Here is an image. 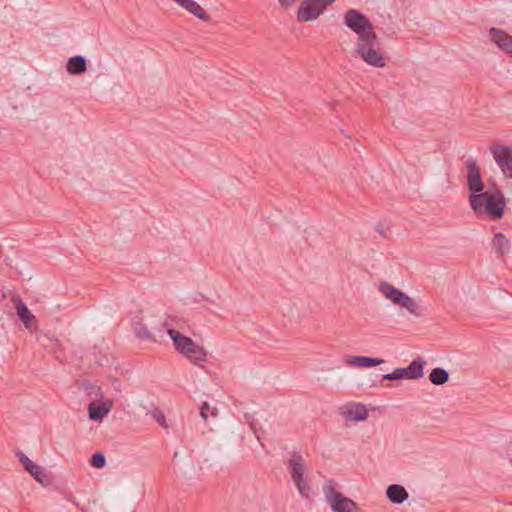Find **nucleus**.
<instances>
[{"label":"nucleus","mask_w":512,"mask_h":512,"mask_svg":"<svg viewBox=\"0 0 512 512\" xmlns=\"http://www.w3.org/2000/svg\"><path fill=\"white\" fill-rule=\"evenodd\" d=\"M164 326L167 328V333L178 353L197 366H202L207 361V351L203 346L197 344L190 337L181 334L169 323L165 322Z\"/></svg>","instance_id":"1"},{"label":"nucleus","mask_w":512,"mask_h":512,"mask_svg":"<svg viewBox=\"0 0 512 512\" xmlns=\"http://www.w3.org/2000/svg\"><path fill=\"white\" fill-rule=\"evenodd\" d=\"M378 290L385 299L405 309L410 316L417 319L425 316V308L418 300L410 297L391 283L386 281L380 282Z\"/></svg>","instance_id":"2"},{"label":"nucleus","mask_w":512,"mask_h":512,"mask_svg":"<svg viewBox=\"0 0 512 512\" xmlns=\"http://www.w3.org/2000/svg\"><path fill=\"white\" fill-rule=\"evenodd\" d=\"M469 202L477 214H485L492 219H500L503 216L505 199L499 190H496L494 193L482 191L477 194H471Z\"/></svg>","instance_id":"3"},{"label":"nucleus","mask_w":512,"mask_h":512,"mask_svg":"<svg viewBox=\"0 0 512 512\" xmlns=\"http://www.w3.org/2000/svg\"><path fill=\"white\" fill-rule=\"evenodd\" d=\"M288 468L290 470L292 481L300 495L306 499H310L312 495V488L309 480L305 477L306 463L303 456L298 452L292 453L288 461Z\"/></svg>","instance_id":"4"},{"label":"nucleus","mask_w":512,"mask_h":512,"mask_svg":"<svg viewBox=\"0 0 512 512\" xmlns=\"http://www.w3.org/2000/svg\"><path fill=\"white\" fill-rule=\"evenodd\" d=\"M344 23L358 35V42L374 40L377 37L370 20L355 9H350L345 13Z\"/></svg>","instance_id":"5"},{"label":"nucleus","mask_w":512,"mask_h":512,"mask_svg":"<svg viewBox=\"0 0 512 512\" xmlns=\"http://www.w3.org/2000/svg\"><path fill=\"white\" fill-rule=\"evenodd\" d=\"M336 486V482L332 479L327 480L323 486L326 502L331 507L332 512H356L357 504L337 491Z\"/></svg>","instance_id":"6"},{"label":"nucleus","mask_w":512,"mask_h":512,"mask_svg":"<svg viewBox=\"0 0 512 512\" xmlns=\"http://www.w3.org/2000/svg\"><path fill=\"white\" fill-rule=\"evenodd\" d=\"M379 45L378 37L366 42H357L356 52L367 64L374 67H384L386 61L380 51Z\"/></svg>","instance_id":"7"},{"label":"nucleus","mask_w":512,"mask_h":512,"mask_svg":"<svg viewBox=\"0 0 512 512\" xmlns=\"http://www.w3.org/2000/svg\"><path fill=\"white\" fill-rule=\"evenodd\" d=\"M335 0H304L297 11L299 22H310L316 20L324 13L326 8Z\"/></svg>","instance_id":"8"},{"label":"nucleus","mask_w":512,"mask_h":512,"mask_svg":"<svg viewBox=\"0 0 512 512\" xmlns=\"http://www.w3.org/2000/svg\"><path fill=\"white\" fill-rule=\"evenodd\" d=\"M489 151L502 173L512 178V149L504 145H491Z\"/></svg>","instance_id":"9"},{"label":"nucleus","mask_w":512,"mask_h":512,"mask_svg":"<svg viewBox=\"0 0 512 512\" xmlns=\"http://www.w3.org/2000/svg\"><path fill=\"white\" fill-rule=\"evenodd\" d=\"M465 168L467 170V187L471 194L482 192L484 185L477 160L475 158H468L465 161Z\"/></svg>","instance_id":"10"},{"label":"nucleus","mask_w":512,"mask_h":512,"mask_svg":"<svg viewBox=\"0 0 512 512\" xmlns=\"http://www.w3.org/2000/svg\"><path fill=\"white\" fill-rule=\"evenodd\" d=\"M11 302L15 307L19 319L22 321L27 329H30L36 323V317L30 312L22 298L18 294L11 297Z\"/></svg>","instance_id":"11"},{"label":"nucleus","mask_w":512,"mask_h":512,"mask_svg":"<svg viewBox=\"0 0 512 512\" xmlns=\"http://www.w3.org/2000/svg\"><path fill=\"white\" fill-rule=\"evenodd\" d=\"M491 41L503 52L512 55V36L502 29L489 30Z\"/></svg>","instance_id":"12"},{"label":"nucleus","mask_w":512,"mask_h":512,"mask_svg":"<svg viewBox=\"0 0 512 512\" xmlns=\"http://www.w3.org/2000/svg\"><path fill=\"white\" fill-rule=\"evenodd\" d=\"M113 407V401L105 399L101 402H91L88 406L89 418L93 421H102Z\"/></svg>","instance_id":"13"},{"label":"nucleus","mask_w":512,"mask_h":512,"mask_svg":"<svg viewBox=\"0 0 512 512\" xmlns=\"http://www.w3.org/2000/svg\"><path fill=\"white\" fill-rule=\"evenodd\" d=\"M176 5L194 15L198 19L208 22L210 21L209 14L201 7L195 0H171Z\"/></svg>","instance_id":"14"},{"label":"nucleus","mask_w":512,"mask_h":512,"mask_svg":"<svg viewBox=\"0 0 512 512\" xmlns=\"http://www.w3.org/2000/svg\"><path fill=\"white\" fill-rule=\"evenodd\" d=\"M343 415L349 421H364L368 417V410L361 403H351L344 407Z\"/></svg>","instance_id":"15"},{"label":"nucleus","mask_w":512,"mask_h":512,"mask_svg":"<svg viewBox=\"0 0 512 512\" xmlns=\"http://www.w3.org/2000/svg\"><path fill=\"white\" fill-rule=\"evenodd\" d=\"M384 362V359L366 356H347L344 358V363L346 365L359 368L374 367L383 364Z\"/></svg>","instance_id":"16"},{"label":"nucleus","mask_w":512,"mask_h":512,"mask_svg":"<svg viewBox=\"0 0 512 512\" xmlns=\"http://www.w3.org/2000/svg\"><path fill=\"white\" fill-rule=\"evenodd\" d=\"M386 496L393 504H401L409 497L406 489L399 484H392L387 487Z\"/></svg>","instance_id":"17"},{"label":"nucleus","mask_w":512,"mask_h":512,"mask_svg":"<svg viewBox=\"0 0 512 512\" xmlns=\"http://www.w3.org/2000/svg\"><path fill=\"white\" fill-rule=\"evenodd\" d=\"M20 461L25 469L39 482H43L45 477L42 467L32 462L26 455H20Z\"/></svg>","instance_id":"18"},{"label":"nucleus","mask_w":512,"mask_h":512,"mask_svg":"<svg viewBox=\"0 0 512 512\" xmlns=\"http://www.w3.org/2000/svg\"><path fill=\"white\" fill-rule=\"evenodd\" d=\"M426 362L422 358L413 360L408 367H405L409 376V380H416L422 378L424 375L423 369Z\"/></svg>","instance_id":"19"},{"label":"nucleus","mask_w":512,"mask_h":512,"mask_svg":"<svg viewBox=\"0 0 512 512\" xmlns=\"http://www.w3.org/2000/svg\"><path fill=\"white\" fill-rule=\"evenodd\" d=\"M66 68L70 74H81L87 69L86 60L82 56H74L68 60Z\"/></svg>","instance_id":"20"},{"label":"nucleus","mask_w":512,"mask_h":512,"mask_svg":"<svg viewBox=\"0 0 512 512\" xmlns=\"http://www.w3.org/2000/svg\"><path fill=\"white\" fill-rule=\"evenodd\" d=\"M493 248L498 256L503 257L510 249L509 239L502 233H497L493 238Z\"/></svg>","instance_id":"21"},{"label":"nucleus","mask_w":512,"mask_h":512,"mask_svg":"<svg viewBox=\"0 0 512 512\" xmlns=\"http://www.w3.org/2000/svg\"><path fill=\"white\" fill-rule=\"evenodd\" d=\"M430 381L435 385H443L449 379V373L443 368H434L430 375Z\"/></svg>","instance_id":"22"},{"label":"nucleus","mask_w":512,"mask_h":512,"mask_svg":"<svg viewBox=\"0 0 512 512\" xmlns=\"http://www.w3.org/2000/svg\"><path fill=\"white\" fill-rule=\"evenodd\" d=\"M383 379H385V380H400V379L409 380V376H408L406 368H396L393 372L383 375Z\"/></svg>","instance_id":"23"},{"label":"nucleus","mask_w":512,"mask_h":512,"mask_svg":"<svg viewBox=\"0 0 512 512\" xmlns=\"http://www.w3.org/2000/svg\"><path fill=\"white\" fill-rule=\"evenodd\" d=\"M149 414L155 419V421L162 426L164 429L168 428V424L166 422V417L164 413L157 407H154Z\"/></svg>","instance_id":"24"},{"label":"nucleus","mask_w":512,"mask_h":512,"mask_svg":"<svg viewBox=\"0 0 512 512\" xmlns=\"http://www.w3.org/2000/svg\"><path fill=\"white\" fill-rule=\"evenodd\" d=\"M105 464V456L100 452L95 453L90 459V465L94 468L101 469L105 466Z\"/></svg>","instance_id":"25"},{"label":"nucleus","mask_w":512,"mask_h":512,"mask_svg":"<svg viewBox=\"0 0 512 512\" xmlns=\"http://www.w3.org/2000/svg\"><path fill=\"white\" fill-rule=\"evenodd\" d=\"M134 331L136 335L141 339H150L151 335L148 329L141 323H136L134 325Z\"/></svg>","instance_id":"26"},{"label":"nucleus","mask_w":512,"mask_h":512,"mask_svg":"<svg viewBox=\"0 0 512 512\" xmlns=\"http://www.w3.org/2000/svg\"><path fill=\"white\" fill-rule=\"evenodd\" d=\"M210 406L207 402H204L201 406V411H200V416L204 419V420H207L208 418V412L210 411Z\"/></svg>","instance_id":"27"},{"label":"nucleus","mask_w":512,"mask_h":512,"mask_svg":"<svg viewBox=\"0 0 512 512\" xmlns=\"http://www.w3.org/2000/svg\"><path fill=\"white\" fill-rule=\"evenodd\" d=\"M279 3L284 8H290L295 4V0H279Z\"/></svg>","instance_id":"28"},{"label":"nucleus","mask_w":512,"mask_h":512,"mask_svg":"<svg viewBox=\"0 0 512 512\" xmlns=\"http://www.w3.org/2000/svg\"><path fill=\"white\" fill-rule=\"evenodd\" d=\"M376 230H377L381 235H383L384 237H386V236H387V234H386V232L384 231V229H383L382 225H380V224H379V225H377Z\"/></svg>","instance_id":"29"},{"label":"nucleus","mask_w":512,"mask_h":512,"mask_svg":"<svg viewBox=\"0 0 512 512\" xmlns=\"http://www.w3.org/2000/svg\"><path fill=\"white\" fill-rule=\"evenodd\" d=\"M43 338L50 340V341H51V342H53L55 345H57V344H58V341H57L56 339H52V338H50L48 335H44V336H43Z\"/></svg>","instance_id":"30"},{"label":"nucleus","mask_w":512,"mask_h":512,"mask_svg":"<svg viewBox=\"0 0 512 512\" xmlns=\"http://www.w3.org/2000/svg\"><path fill=\"white\" fill-rule=\"evenodd\" d=\"M96 396H100L101 398H103V394H102V392H101V388H100V387H98V388H97V394H96Z\"/></svg>","instance_id":"31"},{"label":"nucleus","mask_w":512,"mask_h":512,"mask_svg":"<svg viewBox=\"0 0 512 512\" xmlns=\"http://www.w3.org/2000/svg\"><path fill=\"white\" fill-rule=\"evenodd\" d=\"M211 415L212 416H216L217 415V410L215 408L211 410Z\"/></svg>","instance_id":"32"}]
</instances>
